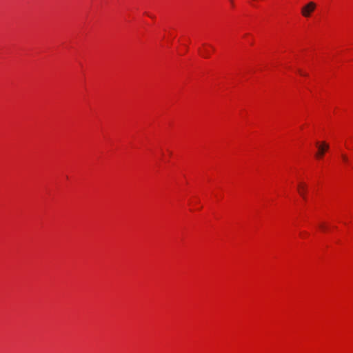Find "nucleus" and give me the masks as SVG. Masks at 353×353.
I'll return each instance as SVG.
<instances>
[{
  "mask_svg": "<svg viewBox=\"0 0 353 353\" xmlns=\"http://www.w3.org/2000/svg\"><path fill=\"white\" fill-rule=\"evenodd\" d=\"M316 5L314 2L310 1L301 8V14L305 17H310L312 12L316 9Z\"/></svg>",
  "mask_w": 353,
  "mask_h": 353,
  "instance_id": "obj_1",
  "label": "nucleus"
},
{
  "mask_svg": "<svg viewBox=\"0 0 353 353\" xmlns=\"http://www.w3.org/2000/svg\"><path fill=\"white\" fill-rule=\"evenodd\" d=\"M316 147L318 148V151L315 154V157L317 159H320L324 155L325 152L328 150L329 145L325 142H322L321 144H319V142H316Z\"/></svg>",
  "mask_w": 353,
  "mask_h": 353,
  "instance_id": "obj_2",
  "label": "nucleus"
},
{
  "mask_svg": "<svg viewBox=\"0 0 353 353\" xmlns=\"http://www.w3.org/2000/svg\"><path fill=\"white\" fill-rule=\"evenodd\" d=\"M307 190V185L305 183H300L298 185V192L303 199H306L305 192Z\"/></svg>",
  "mask_w": 353,
  "mask_h": 353,
  "instance_id": "obj_3",
  "label": "nucleus"
},
{
  "mask_svg": "<svg viewBox=\"0 0 353 353\" xmlns=\"http://www.w3.org/2000/svg\"><path fill=\"white\" fill-rule=\"evenodd\" d=\"M341 158L343 159V161L345 162V163H347L348 162V159L347 157V156L345 154H342L341 155Z\"/></svg>",
  "mask_w": 353,
  "mask_h": 353,
  "instance_id": "obj_4",
  "label": "nucleus"
},
{
  "mask_svg": "<svg viewBox=\"0 0 353 353\" xmlns=\"http://www.w3.org/2000/svg\"><path fill=\"white\" fill-rule=\"evenodd\" d=\"M299 73H300L301 75H303V76H306V75H307L306 74L303 73V72H301V71H299Z\"/></svg>",
  "mask_w": 353,
  "mask_h": 353,
  "instance_id": "obj_5",
  "label": "nucleus"
},
{
  "mask_svg": "<svg viewBox=\"0 0 353 353\" xmlns=\"http://www.w3.org/2000/svg\"><path fill=\"white\" fill-rule=\"evenodd\" d=\"M320 227H321L323 230H325V226H324L323 225H320Z\"/></svg>",
  "mask_w": 353,
  "mask_h": 353,
  "instance_id": "obj_6",
  "label": "nucleus"
}]
</instances>
